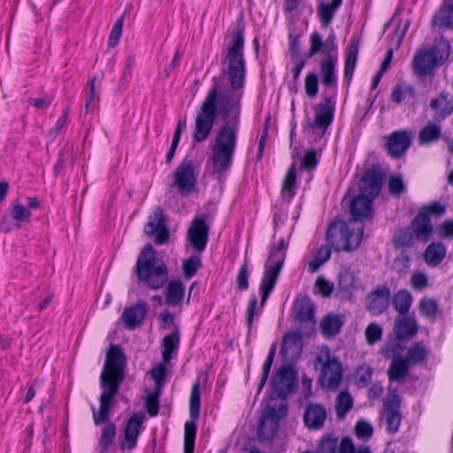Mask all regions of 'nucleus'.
I'll return each instance as SVG.
<instances>
[{"label":"nucleus","instance_id":"nucleus-50","mask_svg":"<svg viewBox=\"0 0 453 453\" xmlns=\"http://www.w3.org/2000/svg\"><path fill=\"white\" fill-rule=\"evenodd\" d=\"M406 190V185L401 175H392L388 179V191L394 196H399Z\"/></svg>","mask_w":453,"mask_h":453},{"label":"nucleus","instance_id":"nucleus-45","mask_svg":"<svg viewBox=\"0 0 453 453\" xmlns=\"http://www.w3.org/2000/svg\"><path fill=\"white\" fill-rule=\"evenodd\" d=\"M393 242L397 248H409L413 245L414 234L410 229H399L395 233Z\"/></svg>","mask_w":453,"mask_h":453},{"label":"nucleus","instance_id":"nucleus-11","mask_svg":"<svg viewBox=\"0 0 453 453\" xmlns=\"http://www.w3.org/2000/svg\"><path fill=\"white\" fill-rule=\"evenodd\" d=\"M444 211L445 208L439 203H434L420 211L411 222V231L415 238L421 242H426L433 230L430 215H441Z\"/></svg>","mask_w":453,"mask_h":453},{"label":"nucleus","instance_id":"nucleus-32","mask_svg":"<svg viewBox=\"0 0 453 453\" xmlns=\"http://www.w3.org/2000/svg\"><path fill=\"white\" fill-rule=\"evenodd\" d=\"M446 247L441 242H432L424 253L426 263L429 266L438 265L445 257Z\"/></svg>","mask_w":453,"mask_h":453},{"label":"nucleus","instance_id":"nucleus-55","mask_svg":"<svg viewBox=\"0 0 453 453\" xmlns=\"http://www.w3.org/2000/svg\"><path fill=\"white\" fill-rule=\"evenodd\" d=\"M373 429L370 423L360 420L355 426V434L357 438L367 441L372 435Z\"/></svg>","mask_w":453,"mask_h":453},{"label":"nucleus","instance_id":"nucleus-33","mask_svg":"<svg viewBox=\"0 0 453 453\" xmlns=\"http://www.w3.org/2000/svg\"><path fill=\"white\" fill-rule=\"evenodd\" d=\"M301 349V335L298 333L291 332L283 337L280 353L281 355L295 356L299 353Z\"/></svg>","mask_w":453,"mask_h":453},{"label":"nucleus","instance_id":"nucleus-16","mask_svg":"<svg viewBox=\"0 0 453 453\" xmlns=\"http://www.w3.org/2000/svg\"><path fill=\"white\" fill-rule=\"evenodd\" d=\"M209 227L202 217H196L189 226L188 239L191 246L202 252L207 244Z\"/></svg>","mask_w":453,"mask_h":453},{"label":"nucleus","instance_id":"nucleus-25","mask_svg":"<svg viewBox=\"0 0 453 453\" xmlns=\"http://www.w3.org/2000/svg\"><path fill=\"white\" fill-rule=\"evenodd\" d=\"M326 418L325 408L319 404H310L306 408L303 415V420L307 427L311 429H319L324 425Z\"/></svg>","mask_w":453,"mask_h":453},{"label":"nucleus","instance_id":"nucleus-2","mask_svg":"<svg viewBox=\"0 0 453 453\" xmlns=\"http://www.w3.org/2000/svg\"><path fill=\"white\" fill-rule=\"evenodd\" d=\"M372 200L360 193L350 204L353 219L348 222L336 220L329 225L327 240L337 250L350 251L360 245L364 234V226L360 221L372 214Z\"/></svg>","mask_w":453,"mask_h":453},{"label":"nucleus","instance_id":"nucleus-60","mask_svg":"<svg viewBox=\"0 0 453 453\" xmlns=\"http://www.w3.org/2000/svg\"><path fill=\"white\" fill-rule=\"evenodd\" d=\"M236 280L239 289L246 290L249 288L248 265L246 262L241 266Z\"/></svg>","mask_w":453,"mask_h":453},{"label":"nucleus","instance_id":"nucleus-46","mask_svg":"<svg viewBox=\"0 0 453 453\" xmlns=\"http://www.w3.org/2000/svg\"><path fill=\"white\" fill-rule=\"evenodd\" d=\"M420 313L428 319H434L438 312L437 302L430 297H423L418 303Z\"/></svg>","mask_w":453,"mask_h":453},{"label":"nucleus","instance_id":"nucleus-64","mask_svg":"<svg viewBox=\"0 0 453 453\" xmlns=\"http://www.w3.org/2000/svg\"><path fill=\"white\" fill-rule=\"evenodd\" d=\"M165 364L166 363L158 364L150 372L151 377L157 383H160L165 379L166 371Z\"/></svg>","mask_w":453,"mask_h":453},{"label":"nucleus","instance_id":"nucleus-18","mask_svg":"<svg viewBox=\"0 0 453 453\" xmlns=\"http://www.w3.org/2000/svg\"><path fill=\"white\" fill-rule=\"evenodd\" d=\"M295 372L290 367H281L273 377V393L279 397H286L292 391Z\"/></svg>","mask_w":453,"mask_h":453},{"label":"nucleus","instance_id":"nucleus-20","mask_svg":"<svg viewBox=\"0 0 453 453\" xmlns=\"http://www.w3.org/2000/svg\"><path fill=\"white\" fill-rule=\"evenodd\" d=\"M367 309L372 315H380L384 312L390 300V290L386 286H379L368 297Z\"/></svg>","mask_w":453,"mask_h":453},{"label":"nucleus","instance_id":"nucleus-26","mask_svg":"<svg viewBox=\"0 0 453 453\" xmlns=\"http://www.w3.org/2000/svg\"><path fill=\"white\" fill-rule=\"evenodd\" d=\"M441 136V127L434 120L428 121L418 132V141L422 146L437 142Z\"/></svg>","mask_w":453,"mask_h":453},{"label":"nucleus","instance_id":"nucleus-22","mask_svg":"<svg viewBox=\"0 0 453 453\" xmlns=\"http://www.w3.org/2000/svg\"><path fill=\"white\" fill-rule=\"evenodd\" d=\"M380 188V175L373 170H367L361 180L360 193L374 199L379 195Z\"/></svg>","mask_w":453,"mask_h":453},{"label":"nucleus","instance_id":"nucleus-28","mask_svg":"<svg viewBox=\"0 0 453 453\" xmlns=\"http://www.w3.org/2000/svg\"><path fill=\"white\" fill-rule=\"evenodd\" d=\"M359 50L358 41L351 38L345 51L344 76L351 78L356 67Z\"/></svg>","mask_w":453,"mask_h":453},{"label":"nucleus","instance_id":"nucleus-51","mask_svg":"<svg viewBox=\"0 0 453 453\" xmlns=\"http://www.w3.org/2000/svg\"><path fill=\"white\" fill-rule=\"evenodd\" d=\"M366 342L369 345H373L379 342L382 336V328L377 323H370L365 331Z\"/></svg>","mask_w":453,"mask_h":453},{"label":"nucleus","instance_id":"nucleus-29","mask_svg":"<svg viewBox=\"0 0 453 453\" xmlns=\"http://www.w3.org/2000/svg\"><path fill=\"white\" fill-rule=\"evenodd\" d=\"M418 331L416 321L408 317L397 318L395 321V333L399 339L412 337Z\"/></svg>","mask_w":453,"mask_h":453},{"label":"nucleus","instance_id":"nucleus-41","mask_svg":"<svg viewBox=\"0 0 453 453\" xmlns=\"http://www.w3.org/2000/svg\"><path fill=\"white\" fill-rule=\"evenodd\" d=\"M426 355V347L420 342H416L409 348L405 360L409 365H414L423 362Z\"/></svg>","mask_w":453,"mask_h":453},{"label":"nucleus","instance_id":"nucleus-48","mask_svg":"<svg viewBox=\"0 0 453 453\" xmlns=\"http://www.w3.org/2000/svg\"><path fill=\"white\" fill-rule=\"evenodd\" d=\"M304 89L308 97L313 98L318 95L319 78L314 72H310L304 78Z\"/></svg>","mask_w":453,"mask_h":453},{"label":"nucleus","instance_id":"nucleus-1","mask_svg":"<svg viewBox=\"0 0 453 453\" xmlns=\"http://www.w3.org/2000/svg\"><path fill=\"white\" fill-rule=\"evenodd\" d=\"M243 44L242 32L234 33L226 49L222 73L213 78V85L196 117L193 134L196 142L209 137L217 117L225 120L217 130L211 145V161L213 172L217 173L231 167L237 146L245 77Z\"/></svg>","mask_w":453,"mask_h":453},{"label":"nucleus","instance_id":"nucleus-53","mask_svg":"<svg viewBox=\"0 0 453 453\" xmlns=\"http://www.w3.org/2000/svg\"><path fill=\"white\" fill-rule=\"evenodd\" d=\"M411 287L415 290H424L428 285V278L426 273L415 271L410 279Z\"/></svg>","mask_w":453,"mask_h":453},{"label":"nucleus","instance_id":"nucleus-19","mask_svg":"<svg viewBox=\"0 0 453 453\" xmlns=\"http://www.w3.org/2000/svg\"><path fill=\"white\" fill-rule=\"evenodd\" d=\"M148 310L149 307L146 303H137L126 308L121 316L125 326L130 330L135 329L143 322Z\"/></svg>","mask_w":453,"mask_h":453},{"label":"nucleus","instance_id":"nucleus-39","mask_svg":"<svg viewBox=\"0 0 453 453\" xmlns=\"http://www.w3.org/2000/svg\"><path fill=\"white\" fill-rule=\"evenodd\" d=\"M342 0H332V3H320L318 7V13L320 19L321 25L327 27L336 12L341 6Z\"/></svg>","mask_w":453,"mask_h":453},{"label":"nucleus","instance_id":"nucleus-47","mask_svg":"<svg viewBox=\"0 0 453 453\" xmlns=\"http://www.w3.org/2000/svg\"><path fill=\"white\" fill-rule=\"evenodd\" d=\"M356 277L354 273L345 270L339 275V288L346 293H350L355 288Z\"/></svg>","mask_w":453,"mask_h":453},{"label":"nucleus","instance_id":"nucleus-15","mask_svg":"<svg viewBox=\"0 0 453 453\" xmlns=\"http://www.w3.org/2000/svg\"><path fill=\"white\" fill-rule=\"evenodd\" d=\"M144 419L145 415L143 413L135 412L127 420L123 431L122 449H133L135 448L139 434L142 431Z\"/></svg>","mask_w":453,"mask_h":453},{"label":"nucleus","instance_id":"nucleus-58","mask_svg":"<svg viewBox=\"0 0 453 453\" xmlns=\"http://www.w3.org/2000/svg\"><path fill=\"white\" fill-rule=\"evenodd\" d=\"M124 23V17L121 16L113 25L110 36H109V46L114 47L119 42V40L122 34V27Z\"/></svg>","mask_w":453,"mask_h":453},{"label":"nucleus","instance_id":"nucleus-9","mask_svg":"<svg viewBox=\"0 0 453 453\" xmlns=\"http://www.w3.org/2000/svg\"><path fill=\"white\" fill-rule=\"evenodd\" d=\"M198 172L191 160L183 159L176 167L173 175L172 187L183 196H189L197 184Z\"/></svg>","mask_w":453,"mask_h":453},{"label":"nucleus","instance_id":"nucleus-63","mask_svg":"<svg viewBox=\"0 0 453 453\" xmlns=\"http://www.w3.org/2000/svg\"><path fill=\"white\" fill-rule=\"evenodd\" d=\"M318 164L317 154L314 150H309L305 153L303 161L302 166L307 169L314 168Z\"/></svg>","mask_w":453,"mask_h":453},{"label":"nucleus","instance_id":"nucleus-21","mask_svg":"<svg viewBox=\"0 0 453 453\" xmlns=\"http://www.w3.org/2000/svg\"><path fill=\"white\" fill-rule=\"evenodd\" d=\"M411 136L406 130H398L392 133L388 138V152L393 157H399L409 149Z\"/></svg>","mask_w":453,"mask_h":453},{"label":"nucleus","instance_id":"nucleus-14","mask_svg":"<svg viewBox=\"0 0 453 453\" xmlns=\"http://www.w3.org/2000/svg\"><path fill=\"white\" fill-rule=\"evenodd\" d=\"M401 420L400 399L397 395H392L384 401L380 422L385 424L388 432L395 433L398 431Z\"/></svg>","mask_w":453,"mask_h":453},{"label":"nucleus","instance_id":"nucleus-40","mask_svg":"<svg viewBox=\"0 0 453 453\" xmlns=\"http://www.w3.org/2000/svg\"><path fill=\"white\" fill-rule=\"evenodd\" d=\"M408 363L402 357H395L388 368V378L391 381H400L408 372Z\"/></svg>","mask_w":453,"mask_h":453},{"label":"nucleus","instance_id":"nucleus-27","mask_svg":"<svg viewBox=\"0 0 453 453\" xmlns=\"http://www.w3.org/2000/svg\"><path fill=\"white\" fill-rule=\"evenodd\" d=\"M326 244L321 245L319 248L315 250L312 254V258L308 263V272L311 273H316L321 265L326 263L331 257V250L334 249L338 251L328 240L326 239Z\"/></svg>","mask_w":453,"mask_h":453},{"label":"nucleus","instance_id":"nucleus-54","mask_svg":"<svg viewBox=\"0 0 453 453\" xmlns=\"http://www.w3.org/2000/svg\"><path fill=\"white\" fill-rule=\"evenodd\" d=\"M411 265V258L404 252L400 253L393 261L392 267L398 273H405Z\"/></svg>","mask_w":453,"mask_h":453},{"label":"nucleus","instance_id":"nucleus-30","mask_svg":"<svg viewBox=\"0 0 453 453\" xmlns=\"http://www.w3.org/2000/svg\"><path fill=\"white\" fill-rule=\"evenodd\" d=\"M391 99L396 104L406 102L413 105L415 104L416 90L411 85L398 84L393 88Z\"/></svg>","mask_w":453,"mask_h":453},{"label":"nucleus","instance_id":"nucleus-49","mask_svg":"<svg viewBox=\"0 0 453 453\" xmlns=\"http://www.w3.org/2000/svg\"><path fill=\"white\" fill-rule=\"evenodd\" d=\"M201 267V259L198 256H191L186 259L182 264L184 275L190 279L193 277L197 270Z\"/></svg>","mask_w":453,"mask_h":453},{"label":"nucleus","instance_id":"nucleus-7","mask_svg":"<svg viewBox=\"0 0 453 453\" xmlns=\"http://www.w3.org/2000/svg\"><path fill=\"white\" fill-rule=\"evenodd\" d=\"M287 245L285 240L280 239L277 246H273L270 251L259 287L262 306L274 288L277 278L284 264Z\"/></svg>","mask_w":453,"mask_h":453},{"label":"nucleus","instance_id":"nucleus-36","mask_svg":"<svg viewBox=\"0 0 453 453\" xmlns=\"http://www.w3.org/2000/svg\"><path fill=\"white\" fill-rule=\"evenodd\" d=\"M180 345V334L174 330L172 334L165 335L162 340V358L164 363H168L173 353L177 350Z\"/></svg>","mask_w":453,"mask_h":453},{"label":"nucleus","instance_id":"nucleus-10","mask_svg":"<svg viewBox=\"0 0 453 453\" xmlns=\"http://www.w3.org/2000/svg\"><path fill=\"white\" fill-rule=\"evenodd\" d=\"M200 415V387L195 384L192 387L189 397V417L190 419L184 426V453H193L195 439L196 434V421Z\"/></svg>","mask_w":453,"mask_h":453},{"label":"nucleus","instance_id":"nucleus-57","mask_svg":"<svg viewBox=\"0 0 453 453\" xmlns=\"http://www.w3.org/2000/svg\"><path fill=\"white\" fill-rule=\"evenodd\" d=\"M257 297H256V296H253L250 297L248 306H247V310H246V322H247L249 330H250V328L252 326L253 320H254L255 317H257L259 315V311L257 309Z\"/></svg>","mask_w":453,"mask_h":453},{"label":"nucleus","instance_id":"nucleus-38","mask_svg":"<svg viewBox=\"0 0 453 453\" xmlns=\"http://www.w3.org/2000/svg\"><path fill=\"white\" fill-rule=\"evenodd\" d=\"M412 296L406 289L397 291L392 299V303L395 311L401 314H406L412 303Z\"/></svg>","mask_w":453,"mask_h":453},{"label":"nucleus","instance_id":"nucleus-43","mask_svg":"<svg viewBox=\"0 0 453 453\" xmlns=\"http://www.w3.org/2000/svg\"><path fill=\"white\" fill-rule=\"evenodd\" d=\"M342 322L336 315H328L321 321L322 334L326 336H334L339 333Z\"/></svg>","mask_w":453,"mask_h":453},{"label":"nucleus","instance_id":"nucleus-12","mask_svg":"<svg viewBox=\"0 0 453 453\" xmlns=\"http://www.w3.org/2000/svg\"><path fill=\"white\" fill-rule=\"evenodd\" d=\"M318 453H371L367 446H359L357 449L349 437H343L341 441L332 434L322 437Z\"/></svg>","mask_w":453,"mask_h":453},{"label":"nucleus","instance_id":"nucleus-13","mask_svg":"<svg viewBox=\"0 0 453 453\" xmlns=\"http://www.w3.org/2000/svg\"><path fill=\"white\" fill-rule=\"evenodd\" d=\"M287 415V406L280 403L277 409L268 405L265 410L258 426V436L264 440H270L276 433L278 421Z\"/></svg>","mask_w":453,"mask_h":453},{"label":"nucleus","instance_id":"nucleus-35","mask_svg":"<svg viewBox=\"0 0 453 453\" xmlns=\"http://www.w3.org/2000/svg\"><path fill=\"white\" fill-rule=\"evenodd\" d=\"M117 434V426L112 422H106L101 428V435L98 441L101 453L106 452L114 443Z\"/></svg>","mask_w":453,"mask_h":453},{"label":"nucleus","instance_id":"nucleus-8","mask_svg":"<svg viewBox=\"0 0 453 453\" xmlns=\"http://www.w3.org/2000/svg\"><path fill=\"white\" fill-rule=\"evenodd\" d=\"M317 363L320 365L319 382L322 388L336 389L342 380V365L339 359L330 353L327 347L321 348Z\"/></svg>","mask_w":453,"mask_h":453},{"label":"nucleus","instance_id":"nucleus-61","mask_svg":"<svg viewBox=\"0 0 453 453\" xmlns=\"http://www.w3.org/2000/svg\"><path fill=\"white\" fill-rule=\"evenodd\" d=\"M316 287L323 296H330L333 291V286L323 277L317 279Z\"/></svg>","mask_w":453,"mask_h":453},{"label":"nucleus","instance_id":"nucleus-23","mask_svg":"<svg viewBox=\"0 0 453 453\" xmlns=\"http://www.w3.org/2000/svg\"><path fill=\"white\" fill-rule=\"evenodd\" d=\"M430 107L434 111V119L440 122L453 111V100L448 94L441 93L431 100Z\"/></svg>","mask_w":453,"mask_h":453},{"label":"nucleus","instance_id":"nucleus-24","mask_svg":"<svg viewBox=\"0 0 453 453\" xmlns=\"http://www.w3.org/2000/svg\"><path fill=\"white\" fill-rule=\"evenodd\" d=\"M336 64V56H327L320 63L322 82L326 88H335L337 86Z\"/></svg>","mask_w":453,"mask_h":453},{"label":"nucleus","instance_id":"nucleus-17","mask_svg":"<svg viewBox=\"0 0 453 453\" xmlns=\"http://www.w3.org/2000/svg\"><path fill=\"white\" fill-rule=\"evenodd\" d=\"M144 232L148 235L155 234L157 244H163L168 241L169 233L165 226L163 211L157 207L149 217V220L144 226Z\"/></svg>","mask_w":453,"mask_h":453},{"label":"nucleus","instance_id":"nucleus-56","mask_svg":"<svg viewBox=\"0 0 453 453\" xmlns=\"http://www.w3.org/2000/svg\"><path fill=\"white\" fill-rule=\"evenodd\" d=\"M323 48L324 43L319 34L318 32L311 33L310 35V50L308 52V57L311 58L319 51L323 53Z\"/></svg>","mask_w":453,"mask_h":453},{"label":"nucleus","instance_id":"nucleus-6","mask_svg":"<svg viewBox=\"0 0 453 453\" xmlns=\"http://www.w3.org/2000/svg\"><path fill=\"white\" fill-rule=\"evenodd\" d=\"M450 46L448 41L441 38L430 49L419 50L412 60L414 73L419 77L433 73L435 67L442 64L449 56Z\"/></svg>","mask_w":453,"mask_h":453},{"label":"nucleus","instance_id":"nucleus-34","mask_svg":"<svg viewBox=\"0 0 453 453\" xmlns=\"http://www.w3.org/2000/svg\"><path fill=\"white\" fill-rule=\"evenodd\" d=\"M294 312L296 318L299 320H311L313 317V304L311 301L306 296L297 298L294 303Z\"/></svg>","mask_w":453,"mask_h":453},{"label":"nucleus","instance_id":"nucleus-42","mask_svg":"<svg viewBox=\"0 0 453 453\" xmlns=\"http://www.w3.org/2000/svg\"><path fill=\"white\" fill-rule=\"evenodd\" d=\"M353 406V399L351 395L345 391H342L337 398L335 403V411L336 415L339 418H343L347 412L349 411V410Z\"/></svg>","mask_w":453,"mask_h":453},{"label":"nucleus","instance_id":"nucleus-5","mask_svg":"<svg viewBox=\"0 0 453 453\" xmlns=\"http://www.w3.org/2000/svg\"><path fill=\"white\" fill-rule=\"evenodd\" d=\"M335 100L334 96H325L314 107V117L306 116L303 131L311 142L320 141L334 119Z\"/></svg>","mask_w":453,"mask_h":453},{"label":"nucleus","instance_id":"nucleus-62","mask_svg":"<svg viewBox=\"0 0 453 453\" xmlns=\"http://www.w3.org/2000/svg\"><path fill=\"white\" fill-rule=\"evenodd\" d=\"M68 111L67 110H64L62 115L58 118V121L55 124L53 129L50 130V134L53 138H55L58 134L65 127L67 123Z\"/></svg>","mask_w":453,"mask_h":453},{"label":"nucleus","instance_id":"nucleus-37","mask_svg":"<svg viewBox=\"0 0 453 453\" xmlns=\"http://www.w3.org/2000/svg\"><path fill=\"white\" fill-rule=\"evenodd\" d=\"M184 293L185 287L180 280L169 282L165 293L166 303L172 306L179 304L184 297Z\"/></svg>","mask_w":453,"mask_h":453},{"label":"nucleus","instance_id":"nucleus-4","mask_svg":"<svg viewBox=\"0 0 453 453\" xmlns=\"http://www.w3.org/2000/svg\"><path fill=\"white\" fill-rule=\"evenodd\" d=\"M136 273L139 281L146 283L150 288H162L168 280L165 265L155 257L151 244H147L142 250L136 263Z\"/></svg>","mask_w":453,"mask_h":453},{"label":"nucleus","instance_id":"nucleus-3","mask_svg":"<svg viewBox=\"0 0 453 453\" xmlns=\"http://www.w3.org/2000/svg\"><path fill=\"white\" fill-rule=\"evenodd\" d=\"M124 356L120 349L111 346L107 353L104 370L100 377L103 392L100 395V408L96 411L92 407L93 419L96 425L104 423L112 406V399L117 395L123 380Z\"/></svg>","mask_w":453,"mask_h":453},{"label":"nucleus","instance_id":"nucleus-44","mask_svg":"<svg viewBox=\"0 0 453 453\" xmlns=\"http://www.w3.org/2000/svg\"><path fill=\"white\" fill-rule=\"evenodd\" d=\"M296 187V169L295 165H292L291 167L288 169L283 184H282V189H281V195L282 196L287 199L290 200L294 196V189Z\"/></svg>","mask_w":453,"mask_h":453},{"label":"nucleus","instance_id":"nucleus-52","mask_svg":"<svg viewBox=\"0 0 453 453\" xmlns=\"http://www.w3.org/2000/svg\"><path fill=\"white\" fill-rule=\"evenodd\" d=\"M372 375V371L371 366L364 363L357 368L355 379L360 385L366 386L370 382Z\"/></svg>","mask_w":453,"mask_h":453},{"label":"nucleus","instance_id":"nucleus-31","mask_svg":"<svg viewBox=\"0 0 453 453\" xmlns=\"http://www.w3.org/2000/svg\"><path fill=\"white\" fill-rule=\"evenodd\" d=\"M433 22L436 26L453 27V0H445L441 9L434 14Z\"/></svg>","mask_w":453,"mask_h":453},{"label":"nucleus","instance_id":"nucleus-59","mask_svg":"<svg viewBox=\"0 0 453 453\" xmlns=\"http://www.w3.org/2000/svg\"><path fill=\"white\" fill-rule=\"evenodd\" d=\"M31 216L30 211L24 205L16 203L12 210V217L17 221H27Z\"/></svg>","mask_w":453,"mask_h":453}]
</instances>
